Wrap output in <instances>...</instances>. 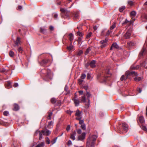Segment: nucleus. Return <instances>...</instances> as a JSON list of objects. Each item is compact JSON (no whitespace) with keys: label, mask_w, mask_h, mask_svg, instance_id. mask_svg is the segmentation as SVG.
Returning <instances> with one entry per match:
<instances>
[{"label":"nucleus","mask_w":147,"mask_h":147,"mask_svg":"<svg viewBox=\"0 0 147 147\" xmlns=\"http://www.w3.org/2000/svg\"><path fill=\"white\" fill-rule=\"evenodd\" d=\"M21 38L19 37H17L16 39L15 42V44L17 46H18L21 43L20 41Z\"/></svg>","instance_id":"nucleus-14"},{"label":"nucleus","mask_w":147,"mask_h":147,"mask_svg":"<svg viewBox=\"0 0 147 147\" xmlns=\"http://www.w3.org/2000/svg\"><path fill=\"white\" fill-rule=\"evenodd\" d=\"M77 55H80L82 54L83 53V51L82 50H78L77 52Z\"/></svg>","instance_id":"nucleus-37"},{"label":"nucleus","mask_w":147,"mask_h":147,"mask_svg":"<svg viewBox=\"0 0 147 147\" xmlns=\"http://www.w3.org/2000/svg\"><path fill=\"white\" fill-rule=\"evenodd\" d=\"M92 34V32H90L86 36V38L88 39L91 36Z\"/></svg>","instance_id":"nucleus-41"},{"label":"nucleus","mask_w":147,"mask_h":147,"mask_svg":"<svg viewBox=\"0 0 147 147\" xmlns=\"http://www.w3.org/2000/svg\"><path fill=\"white\" fill-rule=\"evenodd\" d=\"M42 133L39 130H38L36 131L35 133V135H37L38 134H39V139L41 140L42 137Z\"/></svg>","instance_id":"nucleus-12"},{"label":"nucleus","mask_w":147,"mask_h":147,"mask_svg":"<svg viewBox=\"0 0 147 147\" xmlns=\"http://www.w3.org/2000/svg\"><path fill=\"white\" fill-rule=\"evenodd\" d=\"M108 39L106 38L105 40H101L100 42V44L101 45L100 47L101 49L104 48L108 45Z\"/></svg>","instance_id":"nucleus-4"},{"label":"nucleus","mask_w":147,"mask_h":147,"mask_svg":"<svg viewBox=\"0 0 147 147\" xmlns=\"http://www.w3.org/2000/svg\"><path fill=\"white\" fill-rule=\"evenodd\" d=\"M81 119H77L79 121V124L80 125H82L84 124V121L83 120Z\"/></svg>","instance_id":"nucleus-42"},{"label":"nucleus","mask_w":147,"mask_h":147,"mask_svg":"<svg viewBox=\"0 0 147 147\" xmlns=\"http://www.w3.org/2000/svg\"><path fill=\"white\" fill-rule=\"evenodd\" d=\"M133 22L132 21H129L126 19L125 21L122 23V24L123 26H124L125 25L127 24V25H130Z\"/></svg>","instance_id":"nucleus-15"},{"label":"nucleus","mask_w":147,"mask_h":147,"mask_svg":"<svg viewBox=\"0 0 147 147\" xmlns=\"http://www.w3.org/2000/svg\"><path fill=\"white\" fill-rule=\"evenodd\" d=\"M41 132L44 135L47 136H49L51 133V131L47 129L44 130H42Z\"/></svg>","instance_id":"nucleus-11"},{"label":"nucleus","mask_w":147,"mask_h":147,"mask_svg":"<svg viewBox=\"0 0 147 147\" xmlns=\"http://www.w3.org/2000/svg\"><path fill=\"white\" fill-rule=\"evenodd\" d=\"M82 111H80L78 109H77L76 111L75 116L77 117L76 118V119H82Z\"/></svg>","instance_id":"nucleus-7"},{"label":"nucleus","mask_w":147,"mask_h":147,"mask_svg":"<svg viewBox=\"0 0 147 147\" xmlns=\"http://www.w3.org/2000/svg\"><path fill=\"white\" fill-rule=\"evenodd\" d=\"M91 77V76L89 74H88L87 76V78L88 79H89Z\"/></svg>","instance_id":"nucleus-61"},{"label":"nucleus","mask_w":147,"mask_h":147,"mask_svg":"<svg viewBox=\"0 0 147 147\" xmlns=\"http://www.w3.org/2000/svg\"><path fill=\"white\" fill-rule=\"evenodd\" d=\"M49 29L50 30H51V31H52V30H54V28L52 26H50L49 27Z\"/></svg>","instance_id":"nucleus-64"},{"label":"nucleus","mask_w":147,"mask_h":147,"mask_svg":"<svg viewBox=\"0 0 147 147\" xmlns=\"http://www.w3.org/2000/svg\"><path fill=\"white\" fill-rule=\"evenodd\" d=\"M53 122L52 121L49 122L48 123L47 127L49 129L52 128L53 127Z\"/></svg>","instance_id":"nucleus-25"},{"label":"nucleus","mask_w":147,"mask_h":147,"mask_svg":"<svg viewBox=\"0 0 147 147\" xmlns=\"http://www.w3.org/2000/svg\"><path fill=\"white\" fill-rule=\"evenodd\" d=\"M125 79V76L124 75H122L120 78V80L121 81H123Z\"/></svg>","instance_id":"nucleus-58"},{"label":"nucleus","mask_w":147,"mask_h":147,"mask_svg":"<svg viewBox=\"0 0 147 147\" xmlns=\"http://www.w3.org/2000/svg\"><path fill=\"white\" fill-rule=\"evenodd\" d=\"M141 17L142 19H145L147 20V15L146 14H143L141 16Z\"/></svg>","instance_id":"nucleus-44"},{"label":"nucleus","mask_w":147,"mask_h":147,"mask_svg":"<svg viewBox=\"0 0 147 147\" xmlns=\"http://www.w3.org/2000/svg\"><path fill=\"white\" fill-rule=\"evenodd\" d=\"M76 35L77 36H78L80 37H83L84 35V33L83 32H81L79 31L77 32Z\"/></svg>","instance_id":"nucleus-30"},{"label":"nucleus","mask_w":147,"mask_h":147,"mask_svg":"<svg viewBox=\"0 0 147 147\" xmlns=\"http://www.w3.org/2000/svg\"><path fill=\"white\" fill-rule=\"evenodd\" d=\"M69 39L71 42V43H72V41L74 39V35L72 33H70L69 34Z\"/></svg>","instance_id":"nucleus-22"},{"label":"nucleus","mask_w":147,"mask_h":147,"mask_svg":"<svg viewBox=\"0 0 147 147\" xmlns=\"http://www.w3.org/2000/svg\"><path fill=\"white\" fill-rule=\"evenodd\" d=\"M50 60L48 59H43L40 63V64L42 66H44L50 62Z\"/></svg>","instance_id":"nucleus-10"},{"label":"nucleus","mask_w":147,"mask_h":147,"mask_svg":"<svg viewBox=\"0 0 147 147\" xmlns=\"http://www.w3.org/2000/svg\"><path fill=\"white\" fill-rule=\"evenodd\" d=\"M60 11L62 13V16L64 18H67L69 17L70 14V13L69 11L65 10L64 9L61 8L60 9Z\"/></svg>","instance_id":"nucleus-3"},{"label":"nucleus","mask_w":147,"mask_h":147,"mask_svg":"<svg viewBox=\"0 0 147 147\" xmlns=\"http://www.w3.org/2000/svg\"><path fill=\"white\" fill-rule=\"evenodd\" d=\"M129 47H131L135 45V43L134 41H129L127 43Z\"/></svg>","instance_id":"nucleus-23"},{"label":"nucleus","mask_w":147,"mask_h":147,"mask_svg":"<svg viewBox=\"0 0 147 147\" xmlns=\"http://www.w3.org/2000/svg\"><path fill=\"white\" fill-rule=\"evenodd\" d=\"M76 132L75 131L73 132L71 134L70 138L73 140H74L75 139V136H76Z\"/></svg>","instance_id":"nucleus-18"},{"label":"nucleus","mask_w":147,"mask_h":147,"mask_svg":"<svg viewBox=\"0 0 147 147\" xmlns=\"http://www.w3.org/2000/svg\"><path fill=\"white\" fill-rule=\"evenodd\" d=\"M74 46H73L72 43H71L70 45L67 47V50L69 51L72 50Z\"/></svg>","instance_id":"nucleus-29"},{"label":"nucleus","mask_w":147,"mask_h":147,"mask_svg":"<svg viewBox=\"0 0 147 147\" xmlns=\"http://www.w3.org/2000/svg\"><path fill=\"white\" fill-rule=\"evenodd\" d=\"M51 101L52 103H55L56 102V100L55 98H52L51 100Z\"/></svg>","instance_id":"nucleus-50"},{"label":"nucleus","mask_w":147,"mask_h":147,"mask_svg":"<svg viewBox=\"0 0 147 147\" xmlns=\"http://www.w3.org/2000/svg\"><path fill=\"white\" fill-rule=\"evenodd\" d=\"M128 5L130 6H133L134 5V2L132 1H129L128 2Z\"/></svg>","instance_id":"nucleus-32"},{"label":"nucleus","mask_w":147,"mask_h":147,"mask_svg":"<svg viewBox=\"0 0 147 147\" xmlns=\"http://www.w3.org/2000/svg\"><path fill=\"white\" fill-rule=\"evenodd\" d=\"M71 0H67V1H66V2H65V5L68 8H71L72 6V4H70L69 6H68V4L70 2H71Z\"/></svg>","instance_id":"nucleus-20"},{"label":"nucleus","mask_w":147,"mask_h":147,"mask_svg":"<svg viewBox=\"0 0 147 147\" xmlns=\"http://www.w3.org/2000/svg\"><path fill=\"white\" fill-rule=\"evenodd\" d=\"M82 37H79L78 38V43H80L82 40Z\"/></svg>","instance_id":"nucleus-47"},{"label":"nucleus","mask_w":147,"mask_h":147,"mask_svg":"<svg viewBox=\"0 0 147 147\" xmlns=\"http://www.w3.org/2000/svg\"><path fill=\"white\" fill-rule=\"evenodd\" d=\"M83 82V80L81 79H79L78 80V83L80 85Z\"/></svg>","instance_id":"nucleus-59"},{"label":"nucleus","mask_w":147,"mask_h":147,"mask_svg":"<svg viewBox=\"0 0 147 147\" xmlns=\"http://www.w3.org/2000/svg\"><path fill=\"white\" fill-rule=\"evenodd\" d=\"M80 100L81 101V102H83L85 103L86 102V97L85 96H82L80 98Z\"/></svg>","instance_id":"nucleus-27"},{"label":"nucleus","mask_w":147,"mask_h":147,"mask_svg":"<svg viewBox=\"0 0 147 147\" xmlns=\"http://www.w3.org/2000/svg\"><path fill=\"white\" fill-rule=\"evenodd\" d=\"M116 23L115 22L113 23L112 25L110 27V29L111 30H112L114 29L116 26Z\"/></svg>","instance_id":"nucleus-28"},{"label":"nucleus","mask_w":147,"mask_h":147,"mask_svg":"<svg viewBox=\"0 0 147 147\" xmlns=\"http://www.w3.org/2000/svg\"><path fill=\"white\" fill-rule=\"evenodd\" d=\"M132 30L131 29H129L123 35V37L125 39H128L130 38L131 35Z\"/></svg>","instance_id":"nucleus-5"},{"label":"nucleus","mask_w":147,"mask_h":147,"mask_svg":"<svg viewBox=\"0 0 147 147\" xmlns=\"http://www.w3.org/2000/svg\"><path fill=\"white\" fill-rule=\"evenodd\" d=\"M46 143L48 144H49L50 143V141L49 139V138L48 137L47 138V140H46Z\"/></svg>","instance_id":"nucleus-51"},{"label":"nucleus","mask_w":147,"mask_h":147,"mask_svg":"<svg viewBox=\"0 0 147 147\" xmlns=\"http://www.w3.org/2000/svg\"><path fill=\"white\" fill-rule=\"evenodd\" d=\"M40 74L42 77H46L47 78L51 79L53 76L51 70L48 69H44L40 71Z\"/></svg>","instance_id":"nucleus-2"},{"label":"nucleus","mask_w":147,"mask_h":147,"mask_svg":"<svg viewBox=\"0 0 147 147\" xmlns=\"http://www.w3.org/2000/svg\"><path fill=\"white\" fill-rule=\"evenodd\" d=\"M86 77V75L85 74H82L81 76V78L82 79H84Z\"/></svg>","instance_id":"nucleus-53"},{"label":"nucleus","mask_w":147,"mask_h":147,"mask_svg":"<svg viewBox=\"0 0 147 147\" xmlns=\"http://www.w3.org/2000/svg\"><path fill=\"white\" fill-rule=\"evenodd\" d=\"M5 85L6 88L8 89L9 88L11 87V84L9 82H7L6 83Z\"/></svg>","instance_id":"nucleus-24"},{"label":"nucleus","mask_w":147,"mask_h":147,"mask_svg":"<svg viewBox=\"0 0 147 147\" xmlns=\"http://www.w3.org/2000/svg\"><path fill=\"white\" fill-rule=\"evenodd\" d=\"M131 69H136V66L134 65H133L131 66Z\"/></svg>","instance_id":"nucleus-55"},{"label":"nucleus","mask_w":147,"mask_h":147,"mask_svg":"<svg viewBox=\"0 0 147 147\" xmlns=\"http://www.w3.org/2000/svg\"><path fill=\"white\" fill-rule=\"evenodd\" d=\"M19 109V108L18 105L17 104H15L14 105V108L13 110L14 111H18Z\"/></svg>","instance_id":"nucleus-38"},{"label":"nucleus","mask_w":147,"mask_h":147,"mask_svg":"<svg viewBox=\"0 0 147 147\" xmlns=\"http://www.w3.org/2000/svg\"><path fill=\"white\" fill-rule=\"evenodd\" d=\"M86 95L87 97V98L88 99V103L87 104V106L88 107H89L90 105V100L88 99V98L90 97L91 94L88 92H87Z\"/></svg>","instance_id":"nucleus-16"},{"label":"nucleus","mask_w":147,"mask_h":147,"mask_svg":"<svg viewBox=\"0 0 147 147\" xmlns=\"http://www.w3.org/2000/svg\"><path fill=\"white\" fill-rule=\"evenodd\" d=\"M77 133L79 134H80L82 133V131L81 129H79L77 130Z\"/></svg>","instance_id":"nucleus-56"},{"label":"nucleus","mask_w":147,"mask_h":147,"mask_svg":"<svg viewBox=\"0 0 147 147\" xmlns=\"http://www.w3.org/2000/svg\"><path fill=\"white\" fill-rule=\"evenodd\" d=\"M70 126L69 125H68L67 126V127L66 128V130L68 131L70 129Z\"/></svg>","instance_id":"nucleus-60"},{"label":"nucleus","mask_w":147,"mask_h":147,"mask_svg":"<svg viewBox=\"0 0 147 147\" xmlns=\"http://www.w3.org/2000/svg\"><path fill=\"white\" fill-rule=\"evenodd\" d=\"M91 48L90 47H88L86 50L85 53V55H86L88 54L89 52L91 51Z\"/></svg>","instance_id":"nucleus-40"},{"label":"nucleus","mask_w":147,"mask_h":147,"mask_svg":"<svg viewBox=\"0 0 147 147\" xmlns=\"http://www.w3.org/2000/svg\"><path fill=\"white\" fill-rule=\"evenodd\" d=\"M145 51V49L144 48H143L141 52L140 53V55H143V54H145L144 52Z\"/></svg>","instance_id":"nucleus-39"},{"label":"nucleus","mask_w":147,"mask_h":147,"mask_svg":"<svg viewBox=\"0 0 147 147\" xmlns=\"http://www.w3.org/2000/svg\"><path fill=\"white\" fill-rule=\"evenodd\" d=\"M83 88H84L86 90H87L88 89V87L87 86H84L83 87Z\"/></svg>","instance_id":"nucleus-63"},{"label":"nucleus","mask_w":147,"mask_h":147,"mask_svg":"<svg viewBox=\"0 0 147 147\" xmlns=\"http://www.w3.org/2000/svg\"><path fill=\"white\" fill-rule=\"evenodd\" d=\"M97 138V136L95 135H90L87 139L86 147H94Z\"/></svg>","instance_id":"nucleus-1"},{"label":"nucleus","mask_w":147,"mask_h":147,"mask_svg":"<svg viewBox=\"0 0 147 147\" xmlns=\"http://www.w3.org/2000/svg\"><path fill=\"white\" fill-rule=\"evenodd\" d=\"M112 30H108L106 33V35H109L110 34L112 33Z\"/></svg>","instance_id":"nucleus-46"},{"label":"nucleus","mask_w":147,"mask_h":147,"mask_svg":"<svg viewBox=\"0 0 147 147\" xmlns=\"http://www.w3.org/2000/svg\"><path fill=\"white\" fill-rule=\"evenodd\" d=\"M139 120L141 123H143L144 122V117L143 116H140L139 118Z\"/></svg>","instance_id":"nucleus-35"},{"label":"nucleus","mask_w":147,"mask_h":147,"mask_svg":"<svg viewBox=\"0 0 147 147\" xmlns=\"http://www.w3.org/2000/svg\"><path fill=\"white\" fill-rule=\"evenodd\" d=\"M142 89L140 88H138L137 89V91L139 93H140L141 92H142Z\"/></svg>","instance_id":"nucleus-54"},{"label":"nucleus","mask_w":147,"mask_h":147,"mask_svg":"<svg viewBox=\"0 0 147 147\" xmlns=\"http://www.w3.org/2000/svg\"><path fill=\"white\" fill-rule=\"evenodd\" d=\"M18 51L19 52L21 53H22L23 50L22 48L21 47H20L18 48Z\"/></svg>","instance_id":"nucleus-48"},{"label":"nucleus","mask_w":147,"mask_h":147,"mask_svg":"<svg viewBox=\"0 0 147 147\" xmlns=\"http://www.w3.org/2000/svg\"><path fill=\"white\" fill-rule=\"evenodd\" d=\"M95 61L94 60L92 61L90 63V65L92 68H94L95 67Z\"/></svg>","instance_id":"nucleus-26"},{"label":"nucleus","mask_w":147,"mask_h":147,"mask_svg":"<svg viewBox=\"0 0 147 147\" xmlns=\"http://www.w3.org/2000/svg\"><path fill=\"white\" fill-rule=\"evenodd\" d=\"M52 114V113L51 112L49 113V115L48 117V119H51V116Z\"/></svg>","instance_id":"nucleus-43"},{"label":"nucleus","mask_w":147,"mask_h":147,"mask_svg":"<svg viewBox=\"0 0 147 147\" xmlns=\"http://www.w3.org/2000/svg\"><path fill=\"white\" fill-rule=\"evenodd\" d=\"M130 15L131 16H132V19L133 20H134V21L135 20V19L133 18L136 15V12L134 11H132L130 13Z\"/></svg>","instance_id":"nucleus-21"},{"label":"nucleus","mask_w":147,"mask_h":147,"mask_svg":"<svg viewBox=\"0 0 147 147\" xmlns=\"http://www.w3.org/2000/svg\"><path fill=\"white\" fill-rule=\"evenodd\" d=\"M142 78L140 77H136L134 78V80L136 82H139L141 80Z\"/></svg>","instance_id":"nucleus-36"},{"label":"nucleus","mask_w":147,"mask_h":147,"mask_svg":"<svg viewBox=\"0 0 147 147\" xmlns=\"http://www.w3.org/2000/svg\"><path fill=\"white\" fill-rule=\"evenodd\" d=\"M122 126L124 132H127L128 129V125L125 123H123Z\"/></svg>","instance_id":"nucleus-9"},{"label":"nucleus","mask_w":147,"mask_h":147,"mask_svg":"<svg viewBox=\"0 0 147 147\" xmlns=\"http://www.w3.org/2000/svg\"><path fill=\"white\" fill-rule=\"evenodd\" d=\"M125 6H123L119 8V10L120 12H122L125 9Z\"/></svg>","instance_id":"nucleus-34"},{"label":"nucleus","mask_w":147,"mask_h":147,"mask_svg":"<svg viewBox=\"0 0 147 147\" xmlns=\"http://www.w3.org/2000/svg\"><path fill=\"white\" fill-rule=\"evenodd\" d=\"M46 30L44 27H40V32L41 33L44 34Z\"/></svg>","instance_id":"nucleus-31"},{"label":"nucleus","mask_w":147,"mask_h":147,"mask_svg":"<svg viewBox=\"0 0 147 147\" xmlns=\"http://www.w3.org/2000/svg\"><path fill=\"white\" fill-rule=\"evenodd\" d=\"M9 114L8 112L7 111H5L3 112V114L4 115L7 116Z\"/></svg>","instance_id":"nucleus-52"},{"label":"nucleus","mask_w":147,"mask_h":147,"mask_svg":"<svg viewBox=\"0 0 147 147\" xmlns=\"http://www.w3.org/2000/svg\"><path fill=\"white\" fill-rule=\"evenodd\" d=\"M86 133L84 132L81 135L78 137V140L82 141L85 138Z\"/></svg>","instance_id":"nucleus-8"},{"label":"nucleus","mask_w":147,"mask_h":147,"mask_svg":"<svg viewBox=\"0 0 147 147\" xmlns=\"http://www.w3.org/2000/svg\"><path fill=\"white\" fill-rule=\"evenodd\" d=\"M14 52L12 51H11L9 53V55H14Z\"/></svg>","instance_id":"nucleus-62"},{"label":"nucleus","mask_w":147,"mask_h":147,"mask_svg":"<svg viewBox=\"0 0 147 147\" xmlns=\"http://www.w3.org/2000/svg\"><path fill=\"white\" fill-rule=\"evenodd\" d=\"M142 128L144 130L146 131L147 132V129L146 127L143 126H142Z\"/></svg>","instance_id":"nucleus-57"},{"label":"nucleus","mask_w":147,"mask_h":147,"mask_svg":"<svg viewBox=\"0 0 147 147\" xmlns=\"http://www.w3.org/2000/svg\"><path fill=\"white\" fill-rule=\"evenodd\" d=\"M125 76L126 78L127 79L129 76H138V74L136 72L134 71H127L125 73Z\"/></svg>","instance_id":"nucleus-6"},{"label":"nucleus","mask_w":147,"mask_h":147,"mask_svg":"<svg viewBox=\"0 0 147 147\" xmlns=\"http://www.w3.org/2000/svg\"><path fill=\"white\" fill-rule=\"evenodd\" d=\"M57 138L51 141V143H52V144H55L56 142V140H57Z\"/></svg>","instance_id":"nucleus-49"},{"label":"nucleus","mask_w":147,"mask_h":147,"mask_svg":"<svg viewBox=\"0 0 147 147\" xmlns=\"http://www.w3.org/2000/svg\"><path fill=\"white\" fill-rule=\"evenodd\" d=\"M72 100L74 102L75 106H78L79 104V100L77 99H76L75 98H73Z\"/></svg>","instance_id":"nucleus-19"},{"label":"nucleus","mask_w":147,"mask_h":147,"mask_svg":"<svg viewBox=\"0 0 147 147\" xmlns=\"http://www.w3.org/2000/svg\"><path fill=\"white\" fill-rule=\"evenodd\" d=\"M81 127L83 130H84L86 129V125L84 123L81 125Z\"/></svg>","instance_id":"nucleus-45"},{"label":"nucleus","mask_w":147,"mask_h":147,"mask_svg":"<svg viewBox=\"0 0 147 147\" xmlns=\"http://www.w3.org/2000/svg\"><path fill=\"white\" fill-rule=\"evenodd\" d=\"M45 145L44 142H42L39 144L35 147H43Z\"/></svg>","instance_id":"nucleus-33"},{"label":"nucleus","mask_w":147,"mask_h":147,"mask_svg":"<svg viewBox=\"0 0 147 147\" xmlns=\"http://www.w3.org/2000/svg\"><path fill=\"white\" fill-rule=\"evenodd\" d=\"M119 48L118 45H117L116 43L115 42L113 43L110 48V49L112 50L113 48H115L118 49Z\"/></svg>","instance_id":"nucleus-17"},{"label":"nucleus","mask_w":147,"mask_h":147,"mask_svg":"<svg viewBox=\"0 0 147 147\" xmlns=\"http://www.w3.org/2000/svg\"><path fill=\"white\" fill-rule=\"evenodd\" d=\"M79 12L78 11L74 12L73 13V16L74 19H78L79 17Z\"/></svg>","instance_id":"nucleus-13"}]
</instances>
